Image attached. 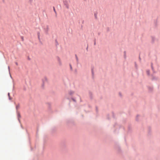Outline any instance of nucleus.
I'll return each mask as SVG.
<instances>
[{"mask_svg": "<svg viewBox=\"0 0 160 160\" xmlns=\"http://www.w3.org/2000/svg\"><path fill=\"white\" fill-rule=\"evenodd\" d=\"M8 97H9V99L11 100V99L10 98V93H8Z\"/></svg>", "mask_w": 160, "mask_h": 160, "instance_id": "6", "label": "nucleus"}, {"mask_svg": "<svg viewBox=\"0 0 160 160\" xmlns=\"http://www.w3.org/2000/svg\"><path fill=\"white\" fill-rule=\"evenodd\" d=\"M43 29L45 32L46 34L48 33L49 30L48 26L47 25H44L43 27Z\"/></svg>", "mask_w": 160, "mask_h": 160, "instance_id": "1", "label": "nucleus"}, {"mask_svg": "<svg viewBox=\"0 0 160 160\" xmlns=\"http://www.w3.org/2000/svg\"><path fill=\"white\" fill-rule=\"evenodd\" d=\"M69 93L70 94H72L74 93V92L73 91H70Z\"/></svg>", "mask_w": 160, "mask_h": 160, "instance_id": "5", "label": "nucleus"}, {"mask_svg": "<svg viewBox=\"0 0 160 160\" xmlns=\"http://www.w3.org/2000/svg\"><path fill=\"white\" fill-rule=\"evenodd\" d=\"M63 3L66 7L68 8L69 6L68 1V0H63Z\"/></svg>", "mask_w": 160, "mask_h": 160, "instance_id": "2", "label": "nucleus"}, {"mask_svg": "<svg viewBox=\"0 0 160 160\" xmlns=\"http://www.w3.org/2000/svg\"><path fill=\"white\" fill-rule=\"evenodd\" d=\"M38 38L39 39L40 38V33L39 32L38 33Z\"/></svg>", "mask_w": 160, "mask_h": 160, "instance_id": "4", "label": "nucleus"}, {"mask_svg": "<svg viewBox=\"0 0 160 160\" xmlns=\"http://www.w3.org/2000/svg\"><path fill=\"white\" fill-rule=\"evenodd\" d=\"M19 105L18 104L16 106V108L17 109H18L19 108Z\"/></svg>", "mask_w": 160, "mask_h": 160, "instance_id": "3", "label": "nucleus"}, {"mask_svg": "<svg viewBox=\"0 0 160 160\" xmlns=\"http://www.w3.org/2000/svg\"><path fill=\"white\" fill-rule=\"evenodd\" d=\"M147 74H148V75H149V71H147Z\"/></svg>", "mask_w": 160, "mask_h": 160, "instance_id": "7", "label": "nucleus"}]
</instances>
